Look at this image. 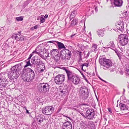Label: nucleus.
I'll use <instances>...</instances> for the list:
<instances>
[{"label": "nucleus", "instance_id": "f257e3e1", "mask_svg": "<svg viewBox=\"0 0 129 129\" xmlns=\"http://www.w3.org/2000/svg\"><path fill=\"white\" fill-rule=\"evenodd\" d=\"M22 62L17 64L13 66L9 71L8 74V77L11 79L17 78L21 74V77L24 81L29 82L34 79L35 74L31 69L27 68L23 69L21 72V71L22 69Z\"/></svg>", "mask_w": 129, "mask_h": 129}, {"label": "nucleus", "instance_id": "f03ea898", "mask_svg": "<svg viewBox=\"0 0 129 129\" xmlns=\"http://www.w3.org/2000/svg\"><path fill=\"white\" fill-rule=\"evenodd\" d=\"M99 61L100 64L102 66L107 68L109 69L110 72H113L115 70V68H113L112 62L111 60L108 59H106L104 56H100L99 58Z\"/></svg>", "mask_w": 129, "mask_h": 129}, {"label": "nucleus", "instance_id": "7ed1b4c3", "mask_svg": "<svg viewBox=\"0 0 129 129\" xmlns=\"http://www.w3.org/2000/svg\"><path fill=\"white\" fill-rule=\"evenodd\" d=\"M37 89L40 92L45 93L49 91L50 87L48 83H40L37 86Z\"/></svg>", "mask_w": 129, "mask_h": 129}, {"label": "nucleus", "instance_id": "20e7f679", "mask_svg": "<svg viewBox=\"0 0 129 129\" xmlns=\"http://www.w3.org/2000/svg\"><path fill=\"white\" fill-rule=\"evenodd\" d=\"M79 94L84 100L86 99L88 96V92L87 87L85 86L81 87Z\"/></svg>", "mask_w": 129, "mask_h": 129}, {"label": "nucleus", "instance_id": "39448f33", "mask_svg": "<svg viewBox=\"0 0 129 129\" xmlns=\"http://www.w3.org/2000/svg\"><path fill=\"white\" fill-rule=\"evenodd\" d=\"M54 108L52 106H47L44 107L42 109V112L46 115H50L54 112Z\"/></svg>", "mask_w": 129, "mask_h": 129}, {"label": "nucleus", "instance_id": "423d86ee", "mask_svg": "<svg viewBox=\"0 0 129 129\" xmlns=\"http://www.w3.org/2000/svg\"><path fill=\"white\" fill-rule=\"evenodd\" d=\"M119 40L120 45L122 46L126 45L129 41L128 36L122 34L119 36Z\"/></svg>", "mask_w": 129, "mask_h": 129}, {"label": "nucleus", "instance_id": "0eeeda50", "mask_svg": "<svg viewBox=\"0 0 129 129\" xmlns=\"http://www.w3.org/2000/svg\"><path fill=\"white\" fill-rule=\"evenodd\" d=\"M63 69L64 70L67 74V83H70L72 78L75 77L76 75L72 71L67 68L66 67H63Z\"/></svg>", "mask_w": 129, "mask_h": 129}, {"label": "nucleus", "instance_id": "6e6552de", "mask_svg": "<svg viewBox=\"0 0 129 129\" xmlns=\"http://www.w3.org/2000/svg\"><path fill=\"white\" fill-rule=\"evenodd\" d=\"M95 112L93 109H88L86 112L85 115L88 119L92 120L95 117Z\"/></svg>", "mask_w": 129, "mask_h": 129}, {"label": "nucleus", "instance_id": "1a4fd4ad", "mask_svg": "<svg viewBox=\"0 0 129 129\" xmlns=\"http://www.w3.org/2000/svg\"><path fill=\"white\" fill-rule=\"evenodd\" d=\"M65 76L63 75H59L56 76L55 78L54 81L57 84H62L64 81Z\"/></svg>", "mask_w": 129, "mask_h": 129}, {"label": "nucleus", "instance_id": "9d476101", "mask_svg": "<svg viewBox=\"0 0 129 129\" xmlns=\"http://www.w3.org/2000/svg\"><path fill=\"white\" fill-rule=\"evenodd\" d=\"M12 38L17 41H22L24 40V37L20 34H14Z\"/></svg>", "mask_w": 129, "mask_h": 129}, {"label": "nucleus", "instance_id": "9b49d317", "mask_svg": "<svg viewBox=\"0 0 129 129\" xmlns=\"http://www.w3.org/2000/svg\"><path fill=\"white\" fill-rule=\"evenodd\" d=\"M62 127V129H72V124L70 121H67L63 123Z\"/></svg>", "mask_w": 129, "mask_h": 129}, {"label": "nucleus", "instance_id": "f8f14e48", "mask_svg": "<svg viewBox=\"0 0 129 129\" xmlns=\"http://www.w3.org/2000/svg\"><path fill=\"white\" fill-rule=\"evenodd\" d=\"M48 43H52L55 45H57L58 46L59 49H62L66 48L64 44L62 43L59 42L57 41H50L48 42Z\"/></svg>", "mask_w": 129, "mask_h": 129}, {"label": "nucleus", "instance_id": "ddd939ff", "mask_svg": "<svg viewBox=\"0 0 129 129\" xmlns=\"http://www.w3.org/2000/svg\"><path fill=\"white\" fill-rule=\"evenodd\" d=\"M124 22H116L115 24V26L117 28L122 31L124 29Z\"/></svg>", "mask_w": 129, "mask_h": 129}, {"label": "nucleus", "instance_id": "4468645a", "mask_svg": "<svg viewBox=\"0 0 129 129\" xmlns=\"http://www.w3.org/2000/svg\"><path fill=\"white\" fill-rule=\"evenodd\" d=\"M31 62L35 65L39 66L41 65L43 63H42V61L40 59H34V58H33L31 60Z\"/></svg>", "mask_w": 129, "mask_h": 129}, {"label": "nucleus", "instance_id": "2eb2a0df", "mask_svg": "<svg viewBox=\"0 0 129 129\" xmlns=\"http://www.w3.org/2000/svg\"><path fill=\"white\" fill-rule=\"evenodd\" d=\"M7 82L5 79H3L2 77L0 78V87H6L7 85Z\"/></svg>", "mask_w": 129, "mask_h": 129}, {"label": "nucleus", "instance_id": "dca6fc26", "mask_svg": "<svg viewBox=\"0 0 129 129\" xmlns=\"http://www.w3.org/2000/svg\"><path fill=\"white\" fill-rule=\"evenodd\" d=\"M71 82H72L75 85H77L80 83V79L79 77L76 75L71 80Z\"/></svg>", "mask_w": 129, "mask_h": 129}, {"label": "nucleus", "instance_id": "f3484780", "mask_svg": "<svg viewBox=\"0 0 129 129\" xmlns=\"http://www.w3.org/2000/svg\"><path fill=\"white\" fill-rule=\"evenodd\" d=\"M43 116L40 114H39L36 117V121L37 122L38 124H40L41 122H43Z\"/></svg>", "mask_w": 129, "mask_h": 129}, {"label": "nucleus", "instance_id": "a211bd4d", "mask_svg": "<svg viewBox=\"0 0 129 129\" xmlns=\"http://www.w3.org/2000/svg\"><path fill=\"white\" fill-rule=\"evenodd\" d=\"M107 46L109 47V48L113 50L114 51L117 49L116 48L114 43L113 41H110L109 43Z\"/></svg>", "mask_w": 129, "mask_h": 129}, {"label": "nucleus", "instance_id": "6ab92c4d", "mask_svg": "<svg viewBox=\"0 0 129 129\" xmlns=\"http://www.w3.org/2000/svg\"><path fill=\"white\" fill-rule=\"evenodd\" d=\"M65 51V54H66L67 59L70 60L71 57L72 53L71 51L69 50L66 49Z\"/></svg>", "mask_w": 129, "mask_h": 129}, {"label": "nucleus", "instance_id": "aec40b11", "mask_svg": "<svg viewBox=\"0 0 129 129\" xmlns=\"http://www.w3.org/2000/svg\"><path fill=\"white\" fill-rule=\"evenodd\" d=\"M122 1L121 0H114V5L117 7H120L122 6Z\"/></svg>", "mask_w": 129, "mask_h": 129}, {"label": "nucleus", "instance_id": "412c9836", "mask_svg": "<svg viewBox=\"0 0 129 129\" xmlns=\"http://www.w3.org/2000/svg\"><path fill=\"white\" fill-rule=\"evenodd\" d=\"M121 110H128V107L125 104L120 103L119 104Z\"/></svg>", "mask_w": 129, "mask_h": 129}, {"label": "nucleus", "instance_id": "4be33fe9", "mask_svg": "<svg viewBox=\"0 0 129 129\" xmlns=\"http://www.w3.org/2000/svg\"><path fill=\"white\" fill-rule=\"evenodd\" d=\"M65 50L61 51L60 52V57L62 60L67 59Z\"/></svg>", "mask_w": 129, "mask_h": 129}, {"label": "nucleus", "instance_id": "5701e85b", "mask_svg": "<svg viewBox=\"0 0 129 129\" xmlns=\"http://www.w3.org/2000/svg\"><path fill=\"white\" fill-rule=\"evenodd\" d=\"M68 88L67 86H65L63 89H60V92L62 93L63 94H64L67 93L68 91Z\"/></svg>", "mask_w": 129, "mask_h": 129}, {"label": "nucleus", "instance_id": "b1692460", "mask_svg": "<svg viewBox=\"0 0 129 129\" xmlns=\"http://www.w3.org/2000/svg\"><path fill=\"white\" fill-rule=\"evenodd\" d=\"M98 45L95 44H93L92 46L91 51L93 52H96L98 50Z\"/></svg>", "mask_w": 129, "mask_h": 129}, {"label": "nucleus", "instance_id": "393cba45", "mask_svg": "<svg viewBox=\"0 0 129 129\" xmlns=\"http://www.w3.org/2000/svg\"><path fill=\"white\" fill-rule=\"evenodd\" d=\"M88 126H89L91 129H93L94 126V123L92 121H89L88 122Z\"/></svg>", "mask_w": 129, "mask_h": 129}, {"label": "nucleus", "instance_id": "a878e982", "mask_svg": "<svg viewBox=\"0 0 129 129\" xmlns=\"http://www.w3.org/2000/svg\"><path fill=\"white\" fill-rule=\"evenodd\" d=\"M98 35L99 36L103 37L104 34V31L101 29H99L97 32Z\"/></svg>", "mask_w": 129, "mask_h": 129}, {"label": "nucleus", "instance_id": "bb28decb", "mask_svg": "<svg viewBox=\"0 0 129 129\" xmlns=\"http://www.w3.org/2000/svg\"><path fill=\"white\" fill-rule=\"evenodd\" d=\"M57 50L56 49L52 50L50 52V54L52 56L56 55L57 53Z\"/></svg>", "mask_w": 129, "mask_h": 129}, {"label": "nucleus", "instance_id": "cd10ccee", "mask_svg": "<svg viewBox=\"0 0 129 129\" xmlns=\"http://www.w3.org/2000/svg\"><path fill=\"white\" fill-rule=\"evenodd\" d=\"M78 21L77 19H74L71 21V24L73 26H74L78 23Z\"/></svg>", "mask_w": 129, "mask_h": 129}, {"label": "nucleus", "instance_id": "c85d7f7f", "mask_svg": "<svg viewBox=\"0 0 129 129\" xmlns=\"http://www.w3.org/2000/svg\"><path fill=\"white\" fill-rule=\"evenodd\" d=\"M25 61H26V64L24 66V68H25L26 67L29 66H33V65L31 64L30 63V60H27V61L26 60Z\"/></svg>", "mask_w": 129, "mask_h": 129}, {"label": "nucleus", "instance_id": "c756f323", "mask_svg": "<svg viewBox=\"0 0 129 129\" xmlns=\"http://www.w3.org/2000/svg\"><path fill=\"white\" fill-rule=\"evenodd\" d=\"M114 51L116 53V54L119 57L120 60H121V54L119 53L117 49L115 50Z\"/></svg>", "mask_w": 129, "mask_h": 129}, {"label": "nucleus", "instance_id": "7c9ffc66", "mask_svg": "<svg viewBox=\"0 0 129 129\" xmlns=\"http://www.w3.org/2000/svg\"><path fill=\"white\" fill-rule=\"evenodd\" d=\"M75 11H73L72 12L70 17V18L71 20L75 17Z\"/></svg>", "mask_w": 129, "mask_h": 129}, {"label": "nucleus", "instance_id": "2f4dec72", "mask_svg": "<svg viewBox=\"0 0 129 129\" xmlns=\"http://www.w3.org/2000/svg\"><path fill=\"white\" fill-rule=\"evenodd\" d=\"M15 19L18 21H21L23 20V18L22 16H20L16 17Z\"/></svg>", "mask_w": 129, "mask_h": 129}, {"label": "nucleus", "instance_id": "473e14b6", "mask_svg": "<svg viewBox=\"0 0 129 129\" xmlns=\"http://www.w3.org/2000/svg\"><path fill=\"white\" fill-rule=\"evenodd\" d=\"M38 25H35L34 26L32 27H31V28L30 29L31 30H33L34 29H37V28L38 27Z\"/></svg>", "mask_w": 129, "mask_h": 129}, {"label": "nucleus", "instance_id": "72a5a7b5", "mask_svg": "<svg viewBox=\"0 0 129 129\" xmlns=\"http://www.w3.org/2000/svg\"><path fill=\"white\" fill-rule=\"evenodd\" d=\"M40 22L41 23H43L45 21V19L43 17H41L40 18Z\"/></svg>", "mask_w": 129, "mask_h": 129}, {"label": "nucleus", "instance_id": "f704fd0d", "mask_svg": "<svg viewBox=\"0 0 129 129\" xmlns=\"http://www.w3.org/2000/svg\"><path fill=\"white\" fill-rule=\"evenodd\" d=\"M88 11L89 12L91 10V12L90 13V14H92L93 13L94 11L93 10H92V8H88Z\"/></svg>", "mask_w": 129, "mask_h": 129}, {"label": "nucleus", "instance_id": "c9c22d12", "mask_svg": "<svg viewBox=\"0 0 129 129\" xmlns=\"http://www.w3.org/2000/svg\"><path fill=\"white\" fill-rule=\"evenodd\" d=\"M80 73H81V74L82 75L83 77L84 78V79L87 82L88 81L87 79V78H86L85 76L81 72H80Z\"/></svg>", "mask_w": 129, "mask_h": 129}, {"label": "nucleus", "instance_id": "e433bc0d", "mask_svg": "<svg viewBox=\"0 0 129 129\" xmlns=\"http://www.w3.org/2000/svg\"><path fill=\"white\" fill-rule=\"evenodd\" d=\"M89 63V62H87V63H83V64H82L81 65L82 66H85L86 67H88V66Z\"/></svg>", "mask_w": 129, "mask_h": 129}, {"label": "nucleus", "instance_id": "4c0bfd02", "mask_svg": "<svg viewBox=\"0 0 129 129\" xmlns=\"http://www.w3.org/2000/svg\"><path fill=\"white\" fill-rule=\"evenodd\" d=\"M33 54L32 53H31L29 55V57L27 59V60H30V59L31 57L33 56Z\"/></svg>", "mask_w": 129, "mask_h": 129}, {"label": "nucleus", "instance_id": "58836bf2", "mask_svg": "<svg viewBox=\"0 0 129 129\" xmlns=\"http://www.w3.org/2000/svg\"><path fill=\"white\" fill-rule=\"evenodd\" d=\"M61 108L59 107L58 109L56 112V113H58L61 110Z\"/></svg>", "mask_w": 129, "mask_h": 129}, {"label": "nucleus", "instance_id": "ea45409f", "mask_svg": "<svg viewBox=\"0 0 129 129\" xmlns=\"http://www.w3.org/2000/svg\"><path fill=\"white\" fill-rule=\"evenodd\" d=\"M55 60H56V61H57L59 60L60 59V56H58V57H55Z\"/></svg>", "mask_w": 129, "mask_h": 129}, {"label": "nucleus", "instance_id": "a19ab883", "mask_svg": "<svg viewBox=\"0 0 129 129\" xmlns=\"http://www.w3.org/2000/svg\"><path fill=\"white\" fill-rule=\"evenodd\" d=\"M60 0V1L61 2V3L62 4H65V3L66 2V1H65V0Z\"/></svg>", "mask_w": 129, "mask_h": 129}, {"label": "nucleus", "instance_id": "79ce46f5", "mask_svg": "<svg viewBox=\"0 0 129 129\" xmlns=\"http://www.w3.org/2000/svg\"><path fill=\"white\" fill-rule=\"evenodd\" d=\"M36 50L34 51L32 53L33 54L34 53H36L38 54H39L40 53L39 52H38L36 51Z\"/></svg>", "mask_w": 129, "mask_h": 129}, {"label": "nucleus", "instance_id": "37998d69", "mask_svg": "<svg viewBox=\"0 0 129 129\" xmlns=\"http://www.w3.org/2000/svg\"><path fill=\"white\" fill-rule=\"evenodd\" d=\"M81 115H82V116H83V117L85 118L86 117L85 116V115H84V113H83V112L82 111V112H81V113L80 114Z\"/></svg>", "mask_w": 129, "mask_h": 129}, {"label": "nucleus", "instance_id": "c03bdc74", "mask_svg": "<svg viewBox=\"0 0 129 129\" xmlns=\"http://www.w3.org/2000/svg\"><path fill=\"white\" fill-rule=\"evenodd\" d=\"M82 52H80L79 53V58L80 59H81L82 58V55H81V53Z\"/></svg>", "mask_w": 129, "mask_h": 129}, {"label": "nucleus", "instance_id": "a18cd8bd", "mask_svg": "<svg viewBox=\"0 0 129 129\" xmlns=\"http://www.w3.org/2000/svg\"><path fill=\"white\" fill-rule=\"evenodd\" d=\"M109 111L110 112V114H112V112L111 111V109L110 108H108V109Z\"/></svg>", "mask_w": 129, "mask_h": 129}, {"label": "nucleus", "instance_id": "49530a36", "mask_svg": "<svg viewBox=\"0 0 129 129\" xmlns=\"http://www.w3.org/2000/svg\"><path fill=\"white\" fill-rule=\"evenodd\" d=\"M75 110H76V111H77V112H78L79 111V110H80L78 109L77 108H73Z\"/></svg>", "mask_w": 129, "mask_h": 129}, {"label": "nucleus", "instance_id": "de8ad7c7", "mask_svg": "<svg viewBox=\"0 0 129 129\" xmlns=\"http://www.w3.org/2000/svg\"><path fill=\"white\" fill-rule=\"evenodd\" d=\"M102 49L103 50V51H105V49H106V48H106L105 47H102Z\"/></svg>", "mask_w": 129, "mask_h": 129}, {"label": "nucleus", "instance_id": "09e8293b", "mask_svg": "<svg viewBox=\"0 0 129 129\" xmlns=\"http://www.w3.org/2000/svg\"><path fill=\"white\" fill-rule=\"evenodd\" d=\"M26 113L28 114L29 115L30 114V113L28 111L27 109H26Z\"/></svg>", "mask_w": 129, "mask_h": 129}, {"label": "nucleus", "instance_id": "8fccbe9b", "mask_svg": "<svg viewBox=\"0 0 129 129\" xmlns=\"http://www.w3.org/2000/svg\"><path fill=\"white\" fill-rule=\"evenodd\" d=\"M48 17V15L47 14H46L44 16V18L46 19Z\"/></svg>", "mask_w": 129, "mask_h": 129}, {"label": "nucleus", "instance_id": "3c124183", "mask_svg": "<svg viewBox=\"0 0 129 129\" xmlns=\"http://www.w3.org/2000/svg\"><path fill=\"white\" fill-rule=\"evenodd\" d=\"M75 35V34H72V35H71V36H70V37H71V38H72Z\"/></svg>", "mask_w": 129, "mask_h": 129}, {"label": "nucleus", "instance_id": "603ef678", "mask_svg": "<svg viewBox=\"0 0 129 129\" xmlns=\"http://www.w3.org/2000/svg\"><path fill=\"white\" fill-rule=\"evenodd\" d=\"M81 69L82 70V71H84V70H83V66H82L81 65Z\"/></svg>", "mask_w": 129, "mask_h": 129}, {"label": "nucleus", "instance_id": "864d4df0", "mask_svg": "<svg viewBox=\"0 0 129 129\" xmlns=\"http://www.w3.org/2000/svg\"><path fill=\"white\" fill-rule=\"evenodd\" d=\"M81 52L80 51H77L76 52V53L77 54H79V53L80 52Z\"/></svg>", "mask_w": 129, "mask_h": 129}, {"label": "nucleus", "instance_id": "5fc2aeb1", "mask_svg": "<svg viewBox=\"0 0 129 129\" xmlns=\"http://www.w3.org/2000/svg\"><path fill=\"white\" fill-rule=\"evenodd\" d=\"M67 118H69L70 120H72V119L70 117H67Z\"/></svg>", "mask_w": 129, "mask_h": 129}, {"label": "nucleus", "instance_id": "6e6d98bb", "mask_svg": "<svg viewBox=\"0 0 129 129\" xmlns=\"http://www.w3.org/2000/svg\"><path fill=\"white\" fill-rule=\"evenodd\" d=\"M21 31H18V33L17 34H21ZM16 34H17V33H16Z\"/></svg>", "mask_w": 129, "mask_h": 129}, {"label": "nucleus", "instance_id": "4d7b16f0", "mask_svg": "<svg viewBox=\"0 0 129 129\" xmlns=\"http://www.w3.org/2000/svg\"><path fill=\"white\" fill-rule=\"evenodd\" d=\"M58 56H59V55L58 54H56V57H58Z\"/></svg>", "mask_w": 129, "mask_h": 129}, {"label": "nucleus", "instance_id": "13d9d810", "mask_svg": "<svg viewBox=\"0 0 129 129\" xmlns=\"http://www.w3.org/2000/svg\"><path fill=\"white\" fill-rule=\"evenodd\" d=\"M82 111H81L80 110H79V111L78 112L80 114L81 113V112H82Z\"/></svg>", "mask_w": 129, "mask_h": 129}, {"label": "nucleus", "instance_id": "bf43d9fd", "mask_svg": "<svg viewBox=\"0 0 129 129\" xmlns=\"http://www.w3.org/2000/svg\"><path fill=\"white\" fill-rule=\"evenodd\" d=\"M89 53H88L87 54V57H88L89 56Z\"/></svg>", "mask_w": 129, "mask_h": 129}, {"label": "nucleus", "instance_id": "052dcab7", "mask_svg": "<svg viewBox=\"0 0 129 129\" xmlns=\"http://www.w3.org/2000/svg\"><path fill=\"white\" fill-rule=\"evenodd\" d=\"M126 71L127 72H128L129 71V70L128 69H127L126 70Z\"/></svg>", "mask_w": 129, "mask_h": 129}, {"label": "nucleus", "instance_id": "680f3d73", "mask_svg": "<svg viewBox=\"0 0 129 129\" xmlns=\"http://www.w3.org/2000/svg\"><path fill=\"white\" fill-rule=\"evenodd\" d=\"M104 119H105V121H107V119L106 118H104Z\"/></svg>", "mask_w": 129, "mask_h": 129}, {"label": "nucleus", "instance_id": "e2e57ef3", "mask_svg": "<svg viewBox=\"0 0 129 129\" xmlns=\"http://www.w3.org/2000/svg\"><path fill=\"white\" fill-rule=\"evenodd\" d=\"M127 115H128V116H129V112H128V113L127 114Z\"/></svg>", "mask_w": 129, "mask_h": 129}, {"label": "nucleus", "instance_id": "0e129e2a", "mask_svg": "<svg viewBox=\"0 0 129 129\" xmlns=\"http://www.w3.org/2000/svg\"><path fill=\"white\" fill-rule=\"evenodd\" d=\"M95 11H96L97 10V9H96V8H95Z\"/></svg>", "mask_w": 129, "mask_h": 129}, {"label": "nucleus", "instance_id": "69168bd1", "mask_svg": "<svg viewBox=\"0 0 129 129\" xmlns=\"http://www.w3.org/2000/svg\"><path fill=\"white\" fill-rule=\"evenodd\" d=\"M99 78L101 80H102V79H101V78L99 77Z\"/></svg>", "mask_w": 129, "mask_h": 129}, {"label": "nucleus", "instance_id": "338daca9", "mask_svg": "<svg viewBox=\"0 0 129 129\" xmlns=\"http://www.w3.org/2000/svg\"><path fill=\"white\" fill-rule=\"evenodd\" d=\"M104 82H105L106 83H107V82L106 81H105V80L104 81Z\"/></svg>", "mask_w": 129, "mask_h": 129}, {"label": "nucleus", "instance_id": "774afa93", "mask_svg": "<svg viewBox=\"0 0 129 129\" xmlns=\"http://www.w3.org/2000/svg\"><path fill=\"white\" fill-rule=\"evenodd\" d=\"M64 116L65 117H68L67 116H65V115H64Z\"/></svg>", "mask_w": 129, "mask_h": 129}]
</instances>
